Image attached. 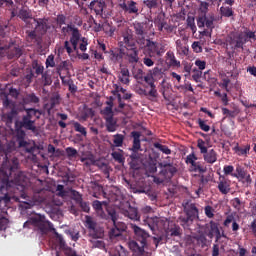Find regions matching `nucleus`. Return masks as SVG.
<instances>
[{"label":"nucleus","instance_id":"f257e3e1","mask_svg":"<svg viewBox=\"0 0 256 256\" xmlns=\"http://www.w3.org/2000/svg\"><path fill=\"white\" fill-rule=\"evenodd\" d=\"M182 207L185 215L178 217V223L185 231H191V225H193L195 219H199V208L192 201L184 202Z\"/></svg>","mask_w":256,"mask_h":256},{"label":"nucleus","instance_id":"f03ea898","mask_svg":"<svg viewBox=\"0 0 256 256\" xmlns=\"http://www.w3.org/2000/svg\"><path fill=\"white\" fill-rule=\"evenodd\" d=\"M85 219V227L88 229V235L93 238L89 240L92 245V249H105V242L103 240H96L102 239L104 235L103 229L97 226V222H95L91 216H86Z\"/></svg>","mask_w":256,"mask_h":256},{"label":"nucleus","instance_id":"7ed1b4c3","mask_svg":"<svg viewBox=\"0 0 256 256\" xmlns=\"http://www.w3.org/2000/svg\"><path fill=\"white\" fill-rule=\"evenodd\" d=\"M61 33L64 37H67L69 33L72 32L70 41L64 42V49H66L68 55H71L73 51H77V46L79 45V40L81 39V33L79 32V28H76L73 25L61 26Z\"/></svg>","mask_w":256,"mask_h":256},{"label":"nucleus","instance_id":"20e7f679","mask_svg":"<svg viewBox=\"0 0 256 256\" xmlns=\"http://www.w3.org/2000/svg\"><path fill=\"white\" fill-rule=\"evenodd\" d=\"M130 136L133 139L132 147L129 148V151L132 153L129 155L127 162L130 165L131 169H139V161L141 159V154L139 151L141 149V132L139 131H132Z\"/></svg>","mask_w":256,"mask_h":256},{"label":"nucleus","instance_id":"39448f33","mask_svg":"<svg viewBox=\"0 0 256 256\" xmlns=\"http://www.w3.org/2000/svg\"><path fill=\"white\" fill-rule=\"evenodd\" d=\"M25 137H27V134L25 133V130L21 128V126H18L15 124V140L18 144L19 149H25L26 153H30V155H33L35 151L37 150V146L35 144L33 146L29 147V142L25 140Z\"/></svg>","mask_w":256,"mask_h":256},{"label":"nucleus","instance_id":"423d86ee","mask_svg":"<svg viewBox=\"0 0 256 256\" xmlns=\"http://www.w3.org/2000/svg\"><path fill=\"white\" fill-rule=\"evenodd\" d=\"M145 49L150 57H162L163 53L167 51L163 43L155 42L151 39L146 40Z\"/></svg>","mask_w":256,"mask_h":256},{"label":"nucleus","instance_id":"0eeeda50","mask_svg":"<svg viewBox=\"0 0 256 256\" xmlns=\"http://www.w3.org/2000/svg\"><path fill=\"white\" fill-rule=\"evenodd\" d=\"M197 147L200 149V153L203 155V159L206 163H209L210 165L217 163V151L214 149L208 150L203 139L198 140Z\"/></svg>","mask_w":256,"mask_h":256},{"label":"nucleus","instance_id":"6e6552de","mask_svg":"<svg viewBox=\"0 0 256 256\" xmlns=\"http://www.w3.org/2000/svg\"><path fill=\"white\" fill-rule=\"evenodd\" d=\"M48 18H33L32 21L27 22V26L35 29L38 35H45L49 31Z\"/></svg>","mask_w":256,"mask_h":256},{"label":"nucleus","instance_id":"1a4fd4ad","mask_svg":"<svg viewBox=\"0 0 256 256\" xmlns=\"http://www.w3.org/2000/svg\"><path fill=\"white\" fill-rule=\"evenodd\" d=\"M185 163L190 165V171L194 173H206L207 168L203 167L200 162H197L195 153H191L186 157Z\"/></svg>","mask_w":256,"mask_h":256},{"label":"nucleus","instance_id":"9d476101","mask_svg":"<svg viewBox=\"0 0 256 256\" xmlns=\"http://www.w3.org/2000/svg\"><path fill=\"white\" fill-rule=\"evenodd\" d=\"M121 47L124 49H137V40L133 37V32L131 30H127L122 34V41H120Z\"/></svg>","mask_w":256,"mask_h":256},{"label":"nucleus","instance_id":"9b49d317","mask_svg":"<svg viewBox=\"0 0 256 256\" xmlns=\"http://www.w3.org/2000/svg\"><path fill=\"white\" fill-rule=\"evenodd\" d=\"M159 167L161 168L159 175L164 179H172L175 173H177V167L173 163L161 162Z\"/></svg>","mask_w":256,"mask_h":256},{"label":"nucleus","instance_id":"f8f14e48","mask_svg":"<svg viewBox=\"0 0 256 256\" xmlns=\"http://www.w3.org/2000/svg\"><path fill=\"white\" fill-rule=\"evenodd\" d=\"M91 11H94L96 17L100 19H105V9H107V4L103 0H93L89 5Z\"/></svg>","mask_w":256,"mask_h":256},{"label":"nucleus","instance_id":"ddd939ff","mask_svg":"<svg viewBox=\"0 0 256 256\" xmlns=\"http://www.w3.org/2000/svg\"><path fill=\"white\" fill-rule=\"evenodd\" d=\"M132 231L135 234V239L141 245H147V239L150 237L149 233L141 227L137 226V224H130Z\"/></svg>","mask_w":256,"mask_h":256},{"label":"nucleus","instance_id":"4468645a","mask_svg":"<svg viewBox=\"0 0 256 256\" xmlns=\"http://www.w3.org/2000/svg\"><path fill=\"white\" fill-rule=\"evenodd\" d=\"M214 21V15H199L197 18V25L199 29H203V27H207V29H215Z\"/></svg>","mask_w":256,"mask_h":256},{"label":"nucleus","instance_id":"2eb2a0df","mask_svg":"<svg viewBox=\"0 0 256 256\" xmlns=\"http://www.w3.org/2000/svg\"><path fill=\"white\" fill-rule=\"evenodd\" d=\"M228 43L232 45L234 49H243L245 45V40L243 38L242 32L240 33H232L228 36Z\"/></svg>","mask_w":256,"mask_h":256},{"label":"nucleus","instance_id":"dca6fc26","mask_svg":"<svg viewBox=\"0 0 256 256\" xmlns=\"http://www.w3.org/2000/svg\"><path fill=\"white\" fill-rule=\"evenodd\" d=\"M15 125L22 129H26V131H32V133H37V126H35V120H31L27 117L22 116V120L16 121Z\"/></svg>","mask_w":256,"mask_h":256},{"label":"nucleus","instance_id":"f3484780","mask_svg":"<svg viewBox=\"0 0 256 256\" xmlns=\"http://www.w3.org/2000/svg\"><path fill=\"white\" fill-rule=\"evenodd\" d=\"M124 13H129V15H139V7L137 6V2L131 0L127 3L123 2L120 4Z\"/></svg>","mask_w":256,"mask_h":256},{"label":"nucleus","instance_id":"a211bd4d","mask_svg":"<svg viewBox=\"0 0 256 256\" xmlns=\"http://www.w3.org/2000/svg\"><path fill=\"white\" fill-rule=\"evenodd\" d=\"M218 190L222 195H227L231 191V180L225 176H220L218 181Z\"/></svg>","mask_w":256,"mask_h":256},{"label":"nucleus","instance_id":"6ab92c4d","mask_svg":"<svg viewBox=\"0 0 256 256\" xmlns=\"http://www.w3.org/2000/svg\"><path fill=\"white\" fill-rule=\"evenodd\" d=\"M124 55L131 65L139 63V48H130L124 52Z\"/></svg>","mask_w":256,"mask_h":256},{"label":"nucleus","instance_id":"aec40b11","mask_svg":"<svg viewBox=\"0 0 256 256\" xmlns=\"http://www.w3.org/2000/svg\"><path fill=\"white\" fill-rule=\"evenodd\" d=\"M145 83L149 85V95H151L153 98L159 97V92H157V86L155 85L154 77L149 73L144 77Z\"/></svg>","mask_w":256,"mask_h":256},{"label":"nucleus","instance_id":"412c9836","mask_svg":"<svg viewBox=\"0 0 256 256\" xmlns=\"http://www.w3.org/2000/svg\"><path fill=\"white\" fill-rule=\"evenodd\" d=\"M124 56H125V52H123L122 49L114 48L109 51V57L113 63H119L123 61Z\"/></svg>","mask_w":256,"mask_h":256},{"label":"nucleus","instance_id":"4be33fe9","mask_svg":"<svg viewBox=\"0 0 256 256\" xmlns=\"http://www.w3.org/2000/svg\"><path fill=\"white\" fill-rule=\"evenodd\" d=\"M108 215L113 222V225L116 226L120 232L127 231V225L123 222H117V212L115 210L108 211Z\"/></svg>","mask_w":256,"mask_h":256},{"label":"nucleus","instance_id":"5701e85b","mask_svg":"<svg viewBox=\"0 0 256 256\" xmlns=\"http://www.w3.org/2000/svg\"><path fill=\"white\" fill-rule=\"evenodd\" d=\"M134 33L137 35V37H143L147 35V23L144 22H134Z\"/></svg>","mask_w":256,"mask_h":256},{"label":"nucleus","instance_id":"b1692460","mask_svg":"<svg viewBox=\"0 0 256 256\" xmlns=\"http://www.w3.org/2000/svg\"><path fill=\"white\" fill-rule=\"evenodd\" d=\"M128 246L131 252L135 253L136 255H143V253H145V245L139 244L137 240L130 241Z\"/></svg>","mask_w":256,"mask_h":256},{"label":"nucleus","instance_id":"393cba45","mask_svg":"<svg viewBox=\"0 0 256 256\" xmlns=\"http://www.w3.org/2000/svg\"><path fill=\"white\" fill-rule=\"evenodd\" d=\"M130 77L129 68L123 67L120 69V74L118 75L120 83H123V85H129V83H131Z\"/></svg>","mask_w":256,"mask_h":256},{"label":"nucleus","instance_id":"a878e982","mask_svg":"<svg viewBox=\"0 0 256 256\" xmlns=\"http://www.w3.org/2000/svg\"><path fill=\"white\" fill-rule=\"evenodd\" d=\"M125 217L131 219V221H141V216L139 215V211L135 207H129L128 210L124 212Z\"/></svg>","mask_w":256,"mask_h":256},{"label":"nucleus","instance_id":"bb28decb","mask_svg":"<svg viewBox=\"0 0 256 256\" xmlns=\"http://www.w3.org/2000/svg\"><path fill=\"white\" fill-rule=\"evenodd\" d=\"M24 105H37V103H39V101H41L39 99V96L35 95V93H30V94H26L23 99H22Z\"/></svg>","mask_w":256,"mask_h":256},{"label":"nucleus","instance_id":"cd10ccee","mask_svg":"<svg viewBox=\"0 0 256 256\" xmlns=\"http://www.w3.org/2000/svg\"><path fill=\"white\" fill-rule=\"evenodd\" d=\"M17 115H19V111L17 110L16 107H12L10 112L3 114V119L9 125V124L13 123V121H14L15 117H17Z\"/></svg>","mask_w":256,"mask_h":256},{"label":"nucleus","instance_id":"c85d7f7f","mask_svg":"<svg viewBox=\"0 0 256 256\" xmlns=\"http://www.w3.org/2000/svg\"><path fill=\"white\" fill-rule=\"evenodd\" d=\"M18 17L19 19H22V21H24L26 24L28 23V19H31L30 21H33V13L31 12V10L26 8H22L19 10Z\"/></svg>","mask_w":256,"mask_h":256},{"label":"nucleus","instance_id":"c756f323","mask_svg":"<svg viewBox=\"0 0 256 256\" xmlns=\"http://www.w3.org/2000/svg\"><path fill=\"white\" fill-rule=\"evenodd\" d=\"M234 153L239 157H243V155H247L249 151H251V145H246L244 147L239 146V143L235 145L233 148Z\"/></svg>","mask_w":256,"mask_h":256},{"label":"nucleus","instance_id":"7c9ffc66","mask_svg":"<svg viewBox=\"0 0 256 256\" xmlns=\"http://www.w3.org/2000/svg\"><path fill=\"white\" fill-rule=\"evenodd\" d=\"M106 121V129L108 133H115L117 131V120L115 118L110 117V118H104Z\"/></svg>","mask_w":256,"mask_h":256},{"label":"nucleus","instance_id":"2f4dec72","mask_svg":"<svg viewBox=\"0 0 256 256\" xmlns=\"http://www.w3.org/2000/svg\"><path fill=\"white\" fill-rule=\"evenodd\" d=\"M166 57L170 67H181V62L175 58V53H173V51H168Z\"/></svg>","mask_w":256,"mask_h":256},{"label":"nucleus","instance_id":"473e14b6","mask_svg":"<svg viewBox=\"0 0 256 256\" xmlns=\"http://www.w3.org/2000/svg\"><path fill=\"white\" fill-rule=\"evenodd\" d=\"M176 49L182 57H187L189 55V46L183 45L181 40L176 41Z\"/></svg>","mask_w":256,"mask_h":256},{"label":"nucleus","instance_id":"72a5a7b5","mask_svg":"<svg viewBox=\"0 0 256 256\" xmlns=\"http://www.w3.org/2000/svg\"><path fill=\"white\" fill-rule=\"evenodd\" d=\"M242 37L244 39V43H249V41H256V35L254 31H251L249 29H245L242 32Z\"/></svg>","mask_w":256,"mask_h":256},{"label":"nucleus","instance_id":"f704fd0d","mask_svg":"<svg viewBox=\"0 0 256 256\" xmlns=\"http://www.w3.org/2000/svg\"><path fill=\"white\" fill-rule=\"evenodd\" d=\"M120 152L114 151L111 153L112 158L116 163L120 165H125V156H123V150H119Z\"/></svg>","mask_w":256,"mask_h":256},{"label":"nucleus","instance_id":"c9c22d12","mask_svg":"<svg viewBox=\"0 0 256 256\" xmlns=\"http://www.w3.org/2000/svg\"><path fill=\"white\" fill-rule=\"evenodd\" d=\"M23 55V50L19 47L11 48L8 52L9 59H19Z\"/></svg>","mask_w":256,"mask_h":256},{"label":"nucleus","instance_id":"e433bc0d","mask_svg":"<svg viewBox=\"0 0 256 256\" xmlns=\"http://www.w3.org/2000/svg\"><path fill=\"white\" fill-rule=\"evenodd\" d=\"M94 166L98 167V169H100V171H102L104 175H107V177H109V165L107 163L95 160Z\"/></svg>","mask_w":256,"mask_h":256},{"label":"nucleus","instance_id":"4c0bfd02","mask_svg":"<svg viewBox=\"0 0 256 256\" xmlns=\"http://www.w3.org/2000/svg\"><path fill=\"white\" fill-rule=\"evenodd\" d=\"M247 176V171L245 168L241 165L236 166V173L232 174V177H235L236 179H245Z\"/></svg>","mask_w":256,"mask_h":256},{"label":"nucleus","instance_id":"58836bf2","mask_svg":"<svg viewBox=\"0 0 256 256\" xmlns=\"http://www.w3.org/2000/svg\"><path fill=\"white\" fill-rule=\"evenodd\" d=\"M32 69L35 71L36 77H39V75L44 74L43 71H45V67L39 63V61L34 60L32 62Z\"/></svg>","mask_w":256,"mask_h":256},{"label":"nucleus","instance_id":"ea45409f","mask_svg":"<svg viewBox=\"0 0 256 256\" xmlns=\"http://www.w3.org/2000/svg\"><path fill=\"white\" fill-rule=\"evenodd\" d=\"M220 14L222 17H233L235 12L231 6H222L220 7Z\"/></svg>","mask_w":256,"mask_h":256},{"label":"nucleus","instance_id":"a19ab883","mask_svg":"<svg viewBox=\"0 0 256 256\" xmlns=\"http://www.w3.org/2000/svg\"><path fill=\"white\" fill-rule=\"evenodd\" d=\"M73 127L77 133H81V135L83 137H87V128H85V126L81 125V123L74 121Z\"/></svg>","mask_w":256,"mask_h":256},{"label":"nucleus","instance_id":"79ce46f5","mask_svg":"<svg viewBox=\"0 0 256 256\" xmlns=\"http://www.w3.org/2000/svg\"><path fill=\"white\" fill-rule=\"evenodd\" d=\"M123 141H125V135L116 134L113 136L114 147H123Z\"/></svg>","mask_w":256,"mask_h":256},{"label":"nucleus","instance_id":"37998d69","mask_svg":"<svg viewBox=\"0 0 256 256\" xmlns=\"http://www.w3.org/2000/svg\"><path fill=\"white\" fill-rule=\"evenodd\" d=\"M155 149H158V151H161L165 155H171V149L167 145H163L159 142L154 143Z\"/></svg>","mask_w":256,"mask_h":256},{"label":"nucleus","instance_id":"c03bdc74","mask_svg":"<svg viewBox=\"0 0 256 256\" xmlns=\"http://www.w3.org/2000/svg\"><path fill=\"white\" fill-rule=\"evenodd\" d=\"M155 56H151L150 54L145 55V57L142 58L143 65L146 67H153L155 65V59H153Z\"/></svg>","mask_w":256,"mask_h":256},{"label":"nucleus","instance_id":"a18cd8bd","mask_svg":"<svg viewBox=\"0 0 256 256\" xmlns=\"http://www.w3.org/2000/svg\"><path fill=\"white\" fill-rule=\"evenodd\" d=\"M143 4L147 9H157L159 7V0H144Z\"/></svg>","mask_w":256,"mask_h":256},{"label":"nucleus","instance_id":"49530a36","mask_svg":"<svg viewBox=\"0 0 256 256\" xmlns=\"http://www.w3.org/2000/svg\"><path fill=\"white\" fill-rule=\"evenodd\" d=\"M101 115L104 116V119H109L114 117L115 113L113 112V108L106 106L103 110H101Z\"/></svg>","mask_w":256,"mask_h":256},{"label":"nucleus","instance_id":"de8ad7c7","mask_svg":"<svg viewBox=\"0 0 256 256\" xmlns=\"http://www.w3.org/2000/svg\"><path fill=\"white\" fill-rule=\"evenodd\" d=\"M66 233L67 235H70L72 241H79V237H81L79 230L76 229L66 230Z\"/></svg>","mask_w":256,"mask_h":256},{"label":"nucleus","instance_id":"09e8293b","mask_svg":"<svg viewBox=\"0 0 256 256\" xmlns=\"http://www.w3.org/2000/svg\"><path fill=\"white\" fill-rule=\"evenodd\" d=\"M197 124L199 125L200 129L202 131H205V133H208V131L211 130V126L210 125H207V122H205V120L199 118L197 120Z\"/></svg>","mask_w":256,"mask_h":256},{"label":"nucleus","instance_id":"8fccbe9b","mask_svg":"<svg viewBox=\"0 0 256 256\" xmlns=\"http://www.w3.org/2000/svg\"><path fill=\"white\" fill-rule=\"evenodd\" d=\"M204 213L208 219H213V217H215V209L209 205L205 206Z\"/></svg>","mask_w":256,"mask_h":256},{"label":"nucleus","instance_id":"3c124183","mask_svg":"<svg viewBox=\"0 0 256 256\" xmlns=\"http://www.w3.org/2000/svg\"><path fill=\"white\" fill-rule=\"evenodd\" d=\"M92 207L96 213H101V211H103V202L99 200H94L92 202Z\"/></svg>","mask_w":256,"mask_h":256},{"label":"nucleus","instance_id":"603ef678","mask_svg":"<svg viewBox=\"0 0 256 256\" xmlns=\"http://www.w3.org/2000/svg\"><path fill=\"white\" fill-rule=\"evenodd\" d=\"M209 225H210V231L212 233H214V235L218 234V236H219V232L221 231L219 229V223L212 220V221H210Z\"/></svg>","mask_w":256,"mask_h":256},{"label":"nucleus","instance_id":"864d4df0","mask_svg":"<svg viewBox=\"0 0 256 256\" xmlns=\"http://www.w3.org/2000/svg\"><path fill=\"white\" fill-rule=\"evenodd\" d=\"M136 93L138 95H143L144 97H147L150 101H153V99H157V98H153V96L151 94H149V91L143 89V88H138Z\"/></svg>","mask_w":256,"mask_h":256},{"label":"nucleus","instance_id":"5fc2aeb1","mask_svg":"<svg viewBox=\"0 0 256 256\" xmlns=\"http://www.w3.org/2000/svg\"><path fill=\"white\" fill-rule=\"evenodd\" d=\"M42 83L44 87H49L51 83H53V80L51 79V76L47 73L42 74Z\"/></svg>","mask_w":256,"mask_h":256},{"label":"nucleus","instance_id":"6e6d98bb","mask_svg":"<svg viewBox=\"0 0 256 256\" xmlns=\"http://www.w3.org/2000/svg\"><path fill=\"white\" fill-rule=\"evenodd\" d=\"M79 206H80V209H82V211L84 213H89L91 211V207L89 206V202H85L83 200H80L78 202Z\"/></svg>","mask_w":256,"mask_h":256},{"label":"nucleus","instance_id":"4d7b16f0","mask_svg":"<svg viewBox=\"0 0 256 256\" xmlns=\"http://www.w3.org/2000/svg\"><path fill=\"white\" fill-rule=\"evenodd\" d=\"M233 171H235V167H233V165H225L223 167V173L224 175H230L231 177H233V175H235V173H233Z\"/></svg>","mask_w":256,"mask_h":256},{"label":"nucleus","instance_id":"13d9d810","mask_svg":"<svg viewBox=\"0 0 256 256\" xmlns=\"http://www.w3.org/2000/svg\"><path fill=\"white\" fill-rule=\"evenodd\" d=\"M79 41H81V43L79 45L80 51H82V52L87 51V45H89V42H88L89 40L85 37H82V38L80 37Z\"/></svg>","mask_w":256,"mask_h":256},{"label":"nucleus","instance_id":"bf43d9fd","mask_svg":"<svg viewBox=\"0 0 256 256\" xmlns=\"http://www.w3.org/2000/svg\"><path fill=\"white\" fill-rule=\"evenodd\" d=\"M187 25L193 33H197V26L195 25V18H187Z\"/></svg>","mask_w":256,"mask_h":256},{"label":"nucleus","instance_id":"052dcab7","mask_svg":"<svg viewBox=\"0 0 256 256\" xmlns=\"http://www.w3.org/2000/svg\"><path fill=\"white\" fill-rule=\"evenodd\" d=\"M200 15H207V12L209 11V3L208 2H200Z\"/></svg>","mask_w":256,"mask_h":256},{"label":"nucleus","instance_id":"680f3d73","mask_svg":"<svg viewBox=\"0 0 256 256\" xmlns=\"http://www.w3.org/2000/svg\"><path fill=\"white\" fill-rule=\"evenodd\" d=\"M170 235L171 237H179L181 235V227L175 225L170 229Z\"/></svg>","mask_w":256,"mask_h":256},{"label":"nucleus","instance_id":"e2e57ef3","mask_svg":"<svg viewBox=\"0 0 256 256\" xmlns=\"http://www.w3.org/2000/svg\"><path fill=\"white\" fill-rule=\"evenodd\" d=\"M7 223H9V220L0 214V231L7 229Z\"/></svg>","mask_w":256,"mask_h":256},{"label":"nucleus","instance_id":"0e129e2a","mask_svg":"<svg viewBox=\"0 0 256 256\" xmlns=\"http://www.w3.org/2000/svg\"><path fill=\"white\" fill-rule=\"evenodd\" d=\"M200 180L198 181V186L205 188V185H207V183H209V177L205 176V175H200Z\"/></svg>","mask_w":256,"mask_h":256},{"label":"nucleus","instance_id":"69168bd1","mask_svg":"<svg viewBox=\"0 0 256 256\" xmlns=\"http://www.w3.org/2000/svg\"><path fill=\"white\" fill-rule=\"evenodd\" d=\"M81 163H84L85 167H91V165H95V160L93 158H81Z\"/></svg>","mask_w":256,"mask_h":256},{"label":"nucleus","instance_id":"338daca9","mask_svg":"<svg viewBox=\"0 0 256 256\" xmlns=\"http://www.w3.org/2000/svg\"><path fill=\"white\" fill-rule=\"evenodd\" d=\"M46 67H55V56L49 55L46 59Z\"/></svg>","mask_w":256,"mask_h":256},{"label":"nucleus","instance_id":"774afa93","mask_svg":"<svg viewBox=\"0 0 256 256\" xmlns=\"http://www.w3.org/2000/svg\"><path fill=\"white\" fill-rule=\"evenodd\" d=\"M123 232H120L117 226H114L110 230V237H121Z\"/></svg>","mask_w":256,"mask_h":256}]
</instances>
